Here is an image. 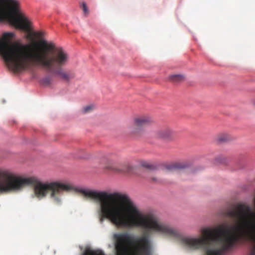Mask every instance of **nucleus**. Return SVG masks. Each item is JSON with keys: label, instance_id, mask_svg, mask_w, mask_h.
I'll return each mask as SVG.
<instances>
[{"label": "nucleus", "instance_id": "nucleus-7", "mask_svg": "<svg viewBox=\"0 0 255 255\" xmlns=\"http://www.w3.org/2000/svg\"><path fill=\"white\" fill-rule=\"evenodd\" d=\"M175 135V132L169 128H166L156 131L155 136L156 138L167 140H172Z\"/></svg>", "mask_w": 255, "mask_h": 255}, {"label": "nucleus", "instance_id": "nucleus-11", "mask_svg": "<svg viewBox=\"0 0 255 255\" xmlns=\"http://www.w3.org/2000/svg\"><path fill=\"white\" fill-rule=\"evenodd\" d=\"M169 79L173 82H180L184 80V77L181 75H173L170 76Z\"/></svg>", "mask_w": 255, "mask_h": 255}, {"label": "nucleus", "instance_id": "nucleus-2", "mask_svg": "<svg viewBox=\"0 0 255 255\" xmlns=\"http://www.w3.org/2000/svg\"><path fill=\"white\" fill-rule=\"evenodd\" d=\"M15 37L12 32H4L0 36V55L8 69L19 72L38 66L66 82L75 77L73 72L63 69L69 61V55L63 47L44 39L12 43Z\"/></svg>", "mask_w": 255, "mask_h": 255}, {"label": "nucleus", "instance_id": "nucleus-14", "mask_svg": "<svg viewBox=\"0 0 255 255\" xmlns=\"http://www.w3.org/2000/svg\"><path fill=\"white\" fill-rule=\"evenodd\" d=\"M52 78L50 76L45 77L42 80V83L45 85H50L52 83Z\"/></svg>", "mask_w": 255, "mask_h": 255}, {"label": "nucleus", "instance_id": "nucleus-18", "mask_svg": "<svg viewBox=\"0 0 255 255\" xmlns=\"http://www.w3.org/2000/svg\"><path fill=\"white\" fill-rule=\"evenodd\" d=\"M143 166L147 168H150L151 167V166L148 164H144Z\"/></svg>", "mask_w": 255, "mask_h": 255}, {"label": "nucleus", "instance_id": "nucleus-15", "mask_svg": "<svg viewBox=\"0 0 255 255\" xmlns=\"http://www.w3.org/2000/svg\"><path fill=\"white\" fill-rule=\"evenodd\" d=\"M84 14L87 16L89 14V9L85 2H82L81 6Z\"/></svg>", "mask_w": 255, "mask_h": 255}, {"label": "nucleus", "instance_id": "nucleus-5", "mask_svg": "<svg viewBox=\"0 0 255 255\" xmlns=\"http://www.w3.org/2000/svg\"><path fill=\"white\" fill-rule=\"evenodd\" d=\"M116 255H129L132 237L128 232L116 233L114 235Z\"/></svg>", "mask_w": 255, "mask_h": 255}, {"label": "nucleus", "instance_id": "nucleus-19", "mask_svg": "<svg viewBox=\"0 0 255 255\" xmlns=\"http://www.w3.org/2000/svg\"><path fill=\"white\" fill-rule=\"evenodd\" d=\"M152 180H153V181H155V180H156V179H155L154 178H152Z\"/></svg>", "mask_w": 255, "mask_h": 255}, {"label": "nucleus", "instance_id": "nucleus-13", "mask_svg": "<svg viewBox=\"0 0 255 255\" xmlns=\"http://www.w3.org/2000/svg\"><path fill=\"white\" fill-rule=\"evenodd\" d=\"M83 255H105V254L101 251L87 250Z\"/></svg>", "mask_w": 255, "mask_h": 255}, {"label": "nucleus", "instance_id": "nucleus-12", "mask_svg": "<svg viewBox=\"0 0 255 255\" xmlns=\"http://www.w3.org/2000/svg\"><path fill=\"white\" fill-rule=\"evenodd\" d=\"M31 35H34L37 37L38 38L41 39L44 36V32L43 31H37L32 32L30 34H29L26 36V38L27 39H30Z\"/></svg>", "mask_w": 255, "mask_h": 255}, {"label": "nucleus", "instance_id": "nucleus-10", "mask_svg": "<svg viewBox=\"0 0 255 255\" xmlns=\"http://www.w3.org/2000/svg\"><path fill=\"white\" fill-rule=\"evenodd\" d=\"M231 136L226 133L220 134L217 137L218 141L221 142H226L231 140Z\"/></svg>", "mask_w": 255, "mask_h": 255}, {"label": "nucleus", "instance_id": "nucleus-8", "mask_svg": "<svg viewBox=\"0 0 255 255\" xmlns=\"http://www.w3.org/2000/svg\"><path fill=\"white\" fill-rule=\"evenodd\" d=\"M185 167L184 163L176 162L166 166V169L168 171H173L177 169L184 168Z\"/></svg>", "mask_w": 255, "mask_h": 255}, {"label": "nucleus", "instance_id": "nucleus-3", "mask_svg": "<svg viewBox=\"0 0 255 255\" xmlns=\"http://www.w3.org/2000/svg\"><path fill=\"white\" fill-rule=\"evenodd\" d=\"M226 215L232 218L234 224L225 228H204L201 230L202 237L183 238L182 245L189 250H203L204 255H224L236 243L250 241L255 244L251 255H255V214L251 207L246 204H239L235 209L227 211Z\"/></svg>", "mask_w": 255, "mask_h": 255}, {"label": "nucleus", "instance_id": "nucleus-4", "mask_svg": "<svg viewBox=\"0 0 255 255\" xmlns=\"http://www.w3.org/2000/svg\"><path fill=\"white\" fill-rule=\"evenodd\" d=\"M0 23H8L28 32L31 30V22L21 12L18 0H0Z\"/></svg>", "mask_w": 255, "mask_h": 255}, {"label": "nucleus", "instance_id": "nucleus-9", "mask_svg": "<svg viewBox=\"0 0 255 255\" xmlns=\"http://www.w3.org/2000/svg\"><path fill=\"white\" fill-rule=\"evenodd\" d=\"M106 168L120 173L128 172L131 169V167L129 164H126L124 167L121 168H111L106 167Z\"/></svg>", "mask_w": 255, "mask_h": 255}, {"label": "nucleus", "instance_id": "nucleus-16", "mask_svg": "<svg viewBox=\"0 0 255 255\" xmlns=\"http://www.w3.org/2000/svg\"><path fill=\"white\" fill-rule=\"evenodd\" d=\"M94 106L92 105H88L83 108V112L84 113H89L93 109Z\"/></svg>", "mask_w": 255, "mask_h": 255}, {"label": "nucleus", "instance_id": "nucleus-17", "mask_svg": "<svg viewBox=\"0 0 255 255\" xmlns=\"http://www.w3.org/2000/svg\"><path fill=\"white\" fill-rule=\"evenodd\" d=\"M224 158L222 156H218L215 159V163L218 164L223 163L224 161Z\"/></svg>", "mask_w": 255, "mask_h": 255}, {"label": "nucleus", "instance_id": "nucleus-6", "mask_svg": "<svg viewBox=\"0 0 255 255\" xmlns=\"http://www.w3.org/2000/svg\"><path fill=\"white\" fill-rule=\"evenodd\" d=\"M152 122V119L148 116H136L133 119L132 125L128 128L129 133L134 136H140L145 131L144 127Z\"/></svg>", "mask_w": 255, "mask_h": 255}, {"label": "nucleus", "instance_id": "nucleus-1", "mask_svg": "<svg viewBox=\"0 0 255 255\" xmlns=\"http://www.w3.org/2000/svg\"><path fill=\"white\" fill-rule=\"evenodd\" d=\"M30 185L33 186L36 197L41 199L49 195L51 202L58 206L62 204L64 193L71 191L80 193L86 197L100 202L101 223L104 218H107L119 228L142 229L143 234L136 239L132 255H152L153 245L150 237L155 233L175 238L180 236L177 230L160 222L154 215L142 213L126 194L85 189L60 181L42 182L34 176L30 177Z\"/></svg>", "mask_w": 255, "mask_h": 255}]
</instances>
